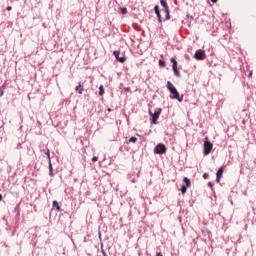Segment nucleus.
Returning a JSON list of instances; mask_svg holds the SVG:
<instances>
[{
  "instance_id": "obj_3",
  "label": "nucleus",
  "mask_w": 256,
  "mask_h": 256,
  "mask_svg": "<svg viewBox=\"0 0 256 256\" xmlns=\"http://www.w3.org/2000/svg\"><path fill=\"white\" fill-rule=\"evenodd\" d=\"M161 108H156L154 110V113L151 112V110H149V114L151 115L152 117V123L153 125H157V119H159V116L161 115Z\"/></svg>"
},
{
  "instance_id": "obj_13",
  "label": "nucleus",
  "mask_w": 256,
  "mask_h": 256,
  "mask_svg": "<svg viewBox=\"0 0 256 256\" xmlns=\"http://www.w3.org/2000/svg\"><path fill=\"white\" fill-rule=\"evenodd\" d=\"M105 94V89L103 88V85L99 86V95L103 96Z\"/></svg>"
},
{
  "instance_id": "obj_17",
  "label": "nucleus",
  "mask_w": 256,
  "mask_h": 256,
  "mask_svg": "<svg viewBox=\"0 0 256 256\" xmlns=\"http://www.w3.org/2000/svg\"><path fill=\"white\" fill-rule=\"evenodd\" d=\"M121 13L122 15H127V8H122Z\"/></svg>"
},
{
  "instance_id": "obj_21",
  "label": "nucleus",
  "mask_w": 256,
  "mask_h": 256,
  "mask_svg": "<svg viewBox=\"0 0 256 256\" xmlns=\"http://www.w3.org/2000/svg\"><path fill=\"white\" fill-rule=\"evenodd\" d=\"M208 187H209L210 189H213V183L209 182V183H208Z\"/></svg>"
},
{
  "instance_id": "obj_11",
  "label": "nucleus",
  "mask_w": 256,
  "mask_h": 256,
  "mask_svg": "<svg viewBox=\"0 0 256 256\" xmlns=\"http://www.w3.org/2000/svg\"><path fill=\"white\" fill-rule=\"evenodd\" d=\"M49 175L53 177V164H51V160H49Z\"/></svg>"
},
{
  "instance_id": "obj_2",
  "label": "nucleus",
  "mask_w": 256,
  "mask_h": 256,
  "mask_svg": "<svg viewBox=\"0 0 256 256\" xmlns=\"http://www.w3.org/2000/svg\"><path fill=\"white\" fill-rule=\"evenodd\" d=\"M167 89L171 93V96H170L171 99H177V101H179V103L183 102V96L179 95L177 88H175V86L173 85V83H171V81L167 82Z\"/></svg>"
},
{
  "instance_id": "obj_16",
  "label": "nucleus",
  "mask_w": 256,
  "mask_h": 256,
  "mask_svg": "<svg viewBox=\"0 0 256 256\" xmlns=\"http://www.w3.org/2000/svg\"><path fill=\"white\" fill-rule=\"evenodd\" d=\"M53 207H55L57 211H61V207L59 206V203L57 201L53 202Z\"/></svg>"
},
{
  "instance_id": "obj_15",
  "label": "nucleus",
  "mask_w": 256,
  "mask_h": 256,
  "mask_svg": "<svg viewBox=\"0 0 256 256\" xmlns=\"http://www.w3.org/2000/svg\"><path fill=\"white\" fill-rule=\"evenodd\" d=\"M181 193H182V195H185L187 193V186H185V185L181 186Z\"/></svg>"
},
{
  "instance_id": "obj_23",
  "label": "nucleus",
  "mask_w": 256,
  "mask_h": 256,
  "mask_svg": "<svg viewBox=\"0 0 256 256\" xmlns=\"http://www.w3.org/2000/svg\"><path fill=\"white\" fill-rule=\"evenodd\" d=\"M156 256H163V254L161 252H157Z\"/></svg>"
},
{
  "instance_id": "obj_9",
  "label": "nucleus",
  "mask_w": 256,
  "mask_h": 256,
  "mask_svg": "<svg viewBox=\"0 0 256 256\" xmlns=\"http://www.w3.org/2000/svg\"><path fill=\"white\" fill-rule=\"evenodd\" d=\"M223 171H224L223 167L218 169V171L216 173V181H217V183H220L221 177H223Z\"/></svg>"
},
{
  "instance_id": "obj_4",
  "label": "nucleus",
  "mask_w": 256,
  "mask_h": 256,
  "mask_svg": "<svg viewBox=\"0 0 256 256\" xmlns=\"http://www.w3.org/2000/svg\"><path fill=\"white\" fill-rule=\"evenodd\" d=\"M213 150V143L209 142V138L206 137L204 141V155H209Z\"/></svg>"
},
{
  "instance_id": "obj_26",
  "label": "nucleus",
  "mask_w": 256,
  "mask_h": 256,
  "mask_svg": "<svg viewBox=\"0 0 256 256\" xmlns=\"http://www.w3.org/2000/svg\"><path fill=\"white\" fill-rule=\"evenodd\" d=\"M0 201H3V195L0 194Z\"/></svg>"
},
{
  "instance_id": "obj_19",
  "label": "nucleus",
  "mask_w": 256,
  "mask_h": 256,
  "mask_svg": "<svg viewBox=\"0 0 256 256\" xmlns=\"http://www.w3.org/2000/svg\"><path fill=\"white\" fill-rule=\"evenodd\" d=\"M96 161H99V158L96 157V156H94V157L92 158V162H93V163H96Z\"/></svg>"
},
{
  "instance_id": "obj_18",
  "label": "nucleus",
  "mask_w": 256,
  "mask_h": 256,
  "mask_svg": "<svg viewBox=\"0 0 256 256\" xmlns=\"http://www.w3.org/2000/svg\"><path fill=\"white\" fill-rule=\"evenodd\" d=\"M159 65H160V67H165V61L159 60Z\"/></svg>"
},
{
  "instance_id": "obj_29",
  "label": "nucleus",
  "mask_w": 256,
  "mask_h": 256,
  "mask_svg": "<svg viewBox=\"0 0 256 256\" xmlns=\"http://www.w3.org/2000/svg\"><path fill=\"white\" fill-rule=\"evenodd\" d=\"M0 96L3 97V91L0 93Z\"/></svg>"
},
{
  "instance_id": "obj_30",
  "label": "nucleus",
  "mask_w": 256,
  "mask_h": 256,
  "mask_svg": "<svg viewBox=\"0 0 256 256\" xmlns=\"http://www.w3.org/2000/svg\"><path fill=\"white\" fill-rule=\"evenodd\" d=\"M47 155H48V157H49V155H50V154H49V150H48V152H47Z\"/></svg>"
},
{
  "instance_id": "obj_25",
  "label": "nucleus",
  "mask_w": 256,
  "mask_h": 256,
  "mask_svg": "<svg viewBox=\"0 0 256 256\" xmlns=\"http://www.w3.org/2000/svg\"><path fill=\"white\" fill-rule=\"evenodd\" d=\"M125 91H131V88L129 87L125 88Z\"/></svg>"
},
{
  "instance_id": "obj_14",
  "label": "nucleus",
  "mask_w": 256,
  "mask_h": 256,
  "mask_svg": "<svg viewBox=\"0 0 256 256\" xmlns=\"http://www.w3.org/2000/svg\"><path fill=\"white\" fill-rule=\"evenodd\" d=\"M127 143H137V137L135 136L130 137Z\"/></svg>"
},
{
  "instance_id": "obj_27",
  "label": "nucleus",
  "mask_w": 256,
  "mask_h": 256,
  "mask_svg": "<svg viewBox=\"0 0 256 256\" xmlns=\"http://www.w3.org/2000/svg\"><path fill=\"white\" fill-rule=\"evenodd\" d=\"M212 3H217V0H211Z\"/></svg>"
},
{
  "instance_id": "obj_28",
  "label": "nucleus",
  "mask_w": 256,
  "mask_h": 256,
  "mask_svg": "<svg viewBox=\"0 0 256 256\" xmlns=\"http://www.w3.org/2000/svg\"><path fill=\"white\" fill-rule=\"evenodd\" d=\"M252 75H253V72H250L248 77H251Z\"/></svg>"
},
{
  "instance_id": "obj_10",
  "label": "nucleus",
  "mask_w": 256,
  "mask_h": 256,
  "mask_svg": "<svg viewBox=\"0 0 256 256\" xmlns=\"http://www.w3.org/2000/svg\"><path fill=\"white\" fill-rule=\"evenodd\" d=\"M75 91H78L79 95H83V86L79 84L76 86Z\"/></svg>"
},
{
  "instance_id": "obj_24",
  "label": "nucleus",
  "mask_w": 256,
  "mask_h": 256,
  "mask_svg": "<svg viewBox=\"0 0 256 256\" xmlns=\"http://www.w3.org/2000/svg\"><path fill=\"white\" fill-rule=\"evenodd\" d=\"M102 255H103V256H107V253L104 252V250H102Z\"/></svg>"
},
{
  "instance_id": "obj_20",
  "label": "nucleus",
  "mask_w": 256,
  "mask_h": 256,
  "mask_svg": "<svg viewBox=\"0 0 256 256\" xmlns=\"http://www.w3.org/2000/svg\"><path fill=\"white\" fill-rule=\"evenodd\" d=\"M208 177H209V174H207V173H204V174H203V178H204V179H208Z\"/></svg>"
},
{
  "instance_id": "obj_5",
  "label": "nucleus",
  "mask_w": 256,
  "mask_h": 256,
  "mask_svg": "<svg viewBox=\"0 0 256 256\" xmlns=\"http://www.w3.org/2000/svg\"><path fill=\"white\" fill-rule=\"evenodd\" d=\"M155 153H157V155H163L164 153H167V147H165L164 144H158L155 147Z\"/></svg>"
},
{
  "instance_id": "obj_22",
  "label": "nucleus",
  "mask_w": 256,
  "mask_h": 256,
  "mask_svg": "<svg viewBox=\"0 0 256 256\" xmlns=\"http://www.w3.org/2000/svg\"><path fill=\"white\" fill-rule=\"evenodd\" d=\"M13 8L11 6H8L6 10L11 11Z\"/></svg>"
},
{
  "instance_id": "obj_6",
  "label": "nucleus",
  "mask_w": 256,
  "mask_h": 256,
  "mask_svg": "<svg viewBox=\"0 0 256 256\" xmlns=\"http://www.w3.org/2000/svg\"><path fill=\"white\" fill-rule=\"evenodd\" d=\"M170 61L172 63V69L176 77H181V72H179V69H177V60H175V58H171Z\"/></svg>"
},
{
  "instance_id": "obj_7",
  "label": "nucleus",
  "mask_w": 256,
  "mask_h": 256,
  "mask_svg": "<svg viewBox=\"0 0 256 256\" xmlns=\"http://www.w3.org/2000/svg\"><path fill=\"white\" fill-rule=\"evenodd\" d=\"M195 59H197V61H203V59H205V51L203 50H198L195 52L194 54Z\"/></svg>"
},
{
  "instance_id": "obj_8",
  "label": "nucleus",
  "mask_w": 256,
  "mask_h": 256,
  "mask_svg": "<svg viewBox=\"0 0 256 256\" xmlns=\"http://www.w3.org/2000/svg\"><path fill=\"white\" fill-rule=\"evenodd\" d=\"M113 55L117 59V61H119V63H125V61H126L125 56H122V57L119 56V55H121V51L115 50L113 52Z\"/></svg>"
},
{
  "instance_id": "obj_12",
  "label": "nucleus",
  "mask_w": 256,
  "mask_h": 256,
  "mask_svg": "<svg viewBox=\"0 0 256 256\" xmlns=\"http://www.w3.org/2000/svg\"><path fill=\"white\" fill-rule=\"evenodd\" d=\"M184 183H185L186 187H191V180L189 178L185 177Z\"/></svg>"
},
{
  "instance_id": "obj_1",
  "label": "nucleus",
  "mask_w": 256,
  "mask_h": 256,
  "mask_svg": "<svg viewBox=\"0 0 256 256\" xmlns=\"http://www.w3.org/2000/svg\"><path fill=\"white\" fill-rule=\"evenodd\" d=\"M160 4L163 7L161 11H159V6L154 7V11L158 17L159 23H163V21H169L171 19V16L169 14V6L167 5V2L165 0H160ZM161 13H163L164 18L161 16Z\"/></svg>"
}]
</instances>
